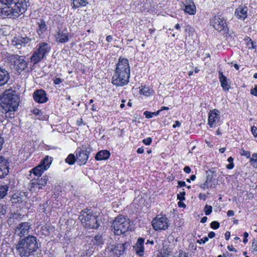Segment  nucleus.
Segmentation results:
<instances>
[{"mask_svg":"<svg viewBox=\"0 0 257 257\" xmlns=\"http://www.w3.org/2000/svg\"><path fill=\"white\" fill-rule=\"evenodd\" d=\"M31 226L29 222H22L15 229V234L21 237L16 246L17 252L21 256H29L40 247L39 240L34 235H29L22 238L28 234Z\"/></svg>","mask_w":257,"mask_h":257,"instance_id":"f257e3e1","label":"nucleus"},{"mask_svg":"<svg viewBox=\"0 0 257 257\" xmlns=\"http://www.w3.org/2000/svg\"><path fill=\"white\" fill-rule=\"evenodd\" d=\"M29 0H0V18H16L27 9Z\"/></svg>","mask_w":257,"mask_h":257,"instance_id":"f03ea898","label":"nucleus"},{"mask_svg":"<svg viewBox=\"0 0 257 257\" xmlns=\"http://www.w3.org/2000/svg\"><path fill=\"white\" fill-rule=\"evenodd\" d=\"M19 103L20 98L15 91L7 89L5 91L1 97L0 103L3 109L5 111L6 117H14L15 112L18 109Z\"/></svg>","mask_w":257,"mask_h":257,"instance_id":"7ed1b4c3","label":"nucleus"},{"mask_svg":"<svg viewBox=\"0 0 257 257\" xmlns=\"http://www.w3.org/2000/svg\"><path fill=\"white\" fill-rule=\"evenodd\" d=\"M130 77V67L128 60L120 57L112 78V83L116 86H124L128 83Z\"/></svg>","mask_w":257,"mask_h":257,"instance_id":"20e7f679","label":"nucleus"},{"mask_svg":"<svg viewBox=\"0 0 257 257\" xmlns=\"http://www.w3.org/2000/svg\"><path fill=\"white\" fill-rule=\"evenodd\" d=\"M51 50L50 45L47 43L41 42L34 49L33 54L30 57L31 61L34 64L40 62L50 53Z\"/></svg>","mask_w":257,"mask_h":257,"instance_id":"39448f33","label":"nucleus"},{"mask_svg":"<svg viewBox=\"0 0 257 257\" xmlns=\"http://www.w3.org/2000/svg\"><path fill=\"white\" fill-rule=\"evenodd\" d=\"M79 219L86 228L97 229L100 225L97 216L87 209L81 211Z\"/></svg>","mask_w":257,"mask_h":257,"instance_id":"423d86ee","label":"nucleus"},{"mask_svg":"<svg viewBox=\"0 0 257 257\" xmlns=\"http://www.w3.org/2000/svg\"><path fill=\"white\" fill-rule=\"evenodd\" d=\"M129 245L127 242L110 244L105 250L106 257H122Z\"/></svg>","mask_w":257,"mask_h":257,"instance_id":"0eeeda50","label":"nucleus"},{"mask_svg":"<svg viewBox=\"0 0 257 257\" xmlns=\"http://www.w3.org/2000/svg\"><path fill=\"white\" fill-rule=\"evenodd\" d=\"M6 59L10 67L13 66L18 71L22 72L28 67V62L23 56L8 54Z\"/></svg>","mask_w":257,"mask_h":257,"instance_id":"6e6552de","label":"nucleus"},{"mask_svg":"<svg viewBox=\"0 0 257 257\" xmlns=\"http://www.w3.org/2000/svg\"><path fill=\"white\" fill-rule=\"evenodd\" d=\"M111 227L114 234L120 235L127 231L130 227V222L122 215H119L113 221Z\"/></svg>","mask_w":257,"mask_h":257,"instance_id":"1a4fd4ad","label":"nucleus"},{"mask_svg":"<svg viewBox=\"0 0 257 257\" xmlns=\"http://www.w3.org/2000/svg\"><path fill=\"white\" fill-rule=\"evenodd\" d=\"M92 151V149L88 144H83L78 148L75 152L78 165L81 166L85 164Z\"/></svg>","mask_w":257,"mask_h":257,"instance_id":"9d476101","label":"nucleus"},{"mask_svg":"<svg viewBox=\"0 0 257 257\" xmlns=\"http://www.w3.org/2000/svg\"><path fill=\"white\" fill-rule=\"evenodd\" d=\"M49 181L47 175H43L42 177H34L31 179L29 183L30 190L31 192H37L42 189L46 186Z\"/></svg>","mask_w":257,"mask_h":257,"instance_id":"9b49d317","label":"nucleus"},{"mask_svg":"<svg viewBox=\"0 0 257 257\" xmlns=\"http://www.w3.org/2000/svg\"><path fill=\"white\" fill-rule=\"evenodd\" d=\"M152 225L155 230H166L169 227V220L165 215L159 214L153 218Z\"/></svg>","mask_w":257,"mask_h":257,"instance_id":"f8f14e48","label":"nucleus"},{"mask_svg":"<svg viewBox=\"0 0 257 257\" xmlns=\"http://www.w3.org/2000/svg\"><path fill=\"white\" fill-rule=\"evenodd\" d=\"M210 25L215 29L219 31H225L227 30V26L226 20L221 16H215L210 21Z\"/></svg>","mask_w":257,"mask_h":257,"instance_id":"ddd939ff","label":"nucleus"},{"mask_svg":"<svg viewBox=\"0 0 257 257\" xmlns=\"http://www.w3.org/2000/svg\"><path fill=\"white\" fill-rule=\"evenodd\" d=\"M32 39L28 37L17 36L12 39V45L16 48L20 49L23 47H25L27 44L30 43Z\"/></svg>","mask_w":257,"mask_h":257,"instance_id":"4468645a","label":"nucleus"},{"mask_svg":"<svg viewBox=\"0 0 257 257\" xmlns=\"http://www.w3.org/2000/svg\"><path fill=\"white\" fill-rule=\"evenodd\" d=\"M220 111L217 109L209 111L208 113V124L210 127H214L219 123Z\"/></svg>","mask_w":257,"mask_h":257,"instance_id":"2eb2a0df","label":"nucleus"},{"mask_svg":"<svg viewBox=\"0 0 257 257\" xmlns=\"http://www.w3.org/2000/svg\"><path fill=\"white\" fill-rule=\"evenodd\" d=\"M34 100L38 103H43L48 100L46 91L43 89L35 91L33 94Z\"/></svg>","mask_w":257,"mask_h":257,"instance_id":"dca6fc26","label":"nucleus"},{"mask_svg":"<svg viewBox=\"0 0 257 257\" xmlns=\"http://www.w3.org/2000/svg\"><path fill=\"white\" fill-rule=\"evenodd\" d=\"M70 37L69 33L67 29L59 30L55 35V38L57 42L60 43H65L69 41Z\"/></svg>","mask_w":257,"mask_h":257,"instance_id":"f3484780","label":"nucleus"},{"mask_svg":"<svg viewBox=\"0 0 257 257\" xmlns=\"http://www.w3.org/2000/svg\"><path fill=\"white\" fill-rule=\"evenodd\" d=\"M9 173L8 161L3 157H0V178L4 177Z\"/></svg>","mask_w":257,"mask_h":257,"instance_id":"a211bd4d","label":"nucleus"},{"mask_svg":"<svg viewBox=\"0 0 257 257\" xmlns=\"http://www.w3.org/2000/svg\"><path fill=\"white\" fill-rule=\"evenodd\" d=\"M145 239L143 238H139L136 244L134 246V248L136 254L140 256H143L144 254V247L143 246Z\"/></svg>","mask_w":257,"mask_h":257,"instance_id":"6ab92c4d","label":"nucleus"},{"mask_svg":"<svg viewBox=\"0 0 257 257\" xmlns=\"http://www.w3.org/2000/svg\"><path fill=\"white\" fill-rule=\"evenodd\" d=\"M173 247L172 245L168 247L164 246L163 248L159 251L156 255H154L153 257H169L173 255Z\"/></svg>","mask_w":257,"mask_h":257,"instance_id":"aec40b11","label":"nucleus"},{"mask_svg":"<svg viewBox=\"0 0 257 257\" xmlns=\"http://www.w3.org/2000/svg\"><path fill=\"white\" fill-rule=\"evenodd\" d=\"M248 8L245 6H239L235 11L234 15L237 18L244 20L247 17Z\"/></svg>","mask_w":257,"mask_h":257,"instance_id":"412c9836","label":"nucleus"},{"mask_svg":"<svg viewBox=\"0 0 257 257\" xmlns=\"http://www.w3.org/2000/svg\"><path fill=\"white\" fill-rule=\"evenodd\" d=\"M10 79L9 72L6 69L0 67V86L6 84Z\"/></svg>","mask_w":257,"mask_h":257,"instance_id":"4be33fe9","label":"nucleus"},{"mask_svg":"<svg viewBox=\"0 0 257 257\" xmlns=\"http://www.w3.org/2000/svg\"><path fill=\"white\" fill-rule=\"evenodd\" d=\"M218 76L219 81L220 82L221 86L223 88V90L224 91H228L230 88V84L228 83L226 77L223 75L222 72L221 71H219Z\"/></svg>","mask_w":257,"mask_h":257,"instance_id":"5701e85b","label":"nucleus"},{"mask_svg":"<svg viewBox=\"0 0 257 257\" xmlns=\"http://www.w3.org/2000/svg\"><path fill=\"white\" fill-rule=\"evenodd\" d=\"M185 12L189 15H194L196 13V6L191 0H187L185 2Z\"/></svg>","mask_w":257,"mask_h":257,"instance_id":"b1692460","label":"nucleus"},{"mask_svg":"<svg viewBox=\"0 0 257 257\" xmlns=\"http://www.w3.org/2000/svg\"><path fill=\"white\" fill-rule=\"evenodd\" d=\"M110 154L107 150H101L97 153L95 156V159L97 161L107 160L110 157Z\"/></svg>","mask_w":257,"mask_h":257,"instance_id":"393cba45","label":"nucleus"},{"mask_svg":"<svg viewBox=\"0 0 257 257\" xmlns=\"http://www.w3.org/2000/svg\"><path fill=\"white\" fill-rule=\"evenodd\" d=\"M38 29L37 33L39 36H42L44 33L47 30V26L43 19H40L37 22Z\"/></svg>","mask_w":257,"mask_h":257,"instance_id":"a878e982","label":"nucleus"},{"mask_svg":"<svg viewBox=\"0 0 257 257\" xmlns=\"http://www.w3.org/2000/svg\"><path fill=\"white\" fill-rule=\"evenodd\" d=\"M213 181V176L212 174H208L206 177V180L203 184L200 185V187L203 190H205L209 188L213 187L212 184Z\"/></svg>","mask_w":257,"mask_h":257,"instance_id":"bb28decb","label":"nucleus"},{"mask_svg":"<svg viewBox=\"0 0 257 257\" xmlns=\"http://www.w3.org/2000/svg\"><path fill=\"white\" fill-rule=\"evenodd\" d=\"M94 249L95 248L92 246H91V244L85 245L82 250L83 255H85L87 257L90 256L94 252Z\"/></svg>","mask_w":257,"mask_h":257,"instance_id":"cd10ccee","label":"nucleus"},{"mask_svg":"<svg viewBox=\"0 0 257 257\" xmlns=\"http://www.w3.org/2000/svg\"><path fill=\"white\" fill-rule=\"evenodd\" d=\"M46 171L43 167L39 165L31 170V173H33L35 175V177H42V174Z\"/></svg>","mask_w":257,"mask_h":257,"instance_id":"c85d7f7f","label":"nucleus"},{"mask_svg":"<svg viewBox=\"0 0 257 257\" xmlns=\"http://www.w3.org/2000/svg\"><path fill=\"white\" fill-rule=\"evenodd\" d=\"M52 162V158L49 156H46L43 160L41 161L39 165H41V166L43 167V168L45 170H46L50 167Z\"/></svg>","mask_w":257,"mask_h":257,"instance_id":"c756f323","label":"nucleus"},{"mask_svg":"<svg viewBox=\"0 0 257 257\" xmlns=\"http://www.w3.org/2000/svg\"><path fill=\"white\" fill-rule=\"evenodd\" d=\"M91 242L93 245H99L100 244H103L104 240L102 235L100 234H97L95 235L91 239Z\"/></svg>","mask_w":257,"mask_h":257,"instance_id":"7c9ffc66","label":"nucleus"},{"mask_svg":"<svg viewBox=\"0 0 257 257\" xmlns=\"http://www.w3.org/2000/svg\"><path fill=\"white\" fill-rule=\"evenodd\" d=\"M73 8L77 9L81 7L85 6L87 4V0H72Z\"/></svg>","mask_w":257,"mask_h":257,"instance_id":"2f4dec72","label":"nucleus"},{"mask_svg":"<svg viewBox=\"0 0 257 257\" xmlns=\"http://www.w3.org/2000/svg\"><path fill=\"white\" fill-rule=\"evenodd\" d=\"M140 88V92L143 95L148 96L152 93L153 91L148 86H141Z\"/></svg>","mask_w":257,"mask_h":257,"instance_id":"473e14b6","label":"nucleus"},{"mask_svg":"<svg viewBox=\"0 0 257 257\" xmlns=\"http://www.w3.org/2000/svg\"><path fill=\"white\" fill-rule=\"evenodd\" d=\"M9 186L7 184H0V199L3 198L8 193Z\"/></svg>","mask_w":257,"mask_h":257,"instance_id":"72a5a7b5","label":"nucleus"},{"mask_svg":"<svg viewBox=\"0 0 257 257\" xmlns=\"http://www.w3.org/2000/svg\"><path fill=\"white\" fill-rule=\"evenodd\" d=\"M76 161V157L74 154H69L65 159V162L69 165H73Z\"/></svg>","mask_w":257,"mask_h":257,"instance_id":"f704fd0d","label":"nucleus"},{"mask_svg":"<svg viewBox=\"0 0 257 257\" xmlns=\"http://www.w3.org/2000/svg\"><path fill=\"white\" fill-rule=\"evenodd\" d=\"M160 113V111H157L155 112H150L149 111H146L144 112V114L145 117L147 118H150L154 116H157Z\"/></svg>","mask_w":257,"mask_h":257,"instance_id":"c9c22d12","label":"nucleus"},{"mask_svg":"<svg viewBox=\"0 0 257 257\" xmlns=\"http://www.w3.org/2000/svg\"><path fill=\"white\" fill-rule=\"evenodd\" d=\"M246 45L248 48V49H256V43L251 41V39H249L246 43Z\"/></svg>","mask_w":257,"mask_h":257,"instance_id":"e433bc0d","label":"nucleus"},{"mask_svg":"<svg viewBox=\"0 0 257 257\" xmlns=\"http://www.w3.org/2000/svg\"><path fill=\"white\" fill-rule=\"evenodd\" d=\"M212 211V207L210 205H206L204 208V211L206 215H210Z\"/></svg>","mask_w":257,"mask_h":257,"instance_id":"4c0bfd02","label":"nucleus"},{"mask_svg":"<svg viewBox=\"0 0 257 257\" xmlns=\"http://www.w3.org/2000/svg\"><path fill=\"white\" fill-rule=\"evenodd\" d=\"M185 192L183 190L182 192H180V193L178 194L177 195V199L180 201H183L185 199Z\"/></svg>","mask_w":257,"mask_h":257,"instance_id":"58836bf2","label":"nucleus"},{"mask_svg":"<svg viewBox=\"0 0 257 257\" xmlns=\"http://www.w3.org/2000/svg\"><path fill=\"white\" fill-rule=\"evenodd\" d=\"M220 224L217 221H213L210 223V227L213 229H218L219 227Z\"/></svg>","mask_w":257,"mask_h":257,"instance_id":"ea45409f","label":"nucleus"},{"mask_svg":"<svg viewBox=\"0 0 257 257\" xmlns=\"http://www.w3.org/2000/svg\"><path fill=\"white\" fill-rule=\"evenodd\" d=\"M142 142L146 145H150L152 142V139L151 137H148L144 139Z\"/></svg>","mask_w":257,"mask_h":257,"instance_id":"a19ab883","label":"nucleus"},{"mask_svg":"<svg viewBox=\"0 0 257 257\" xmlns=\"http://www.w3.org/2000/svg\"><path fill=\"white\" fill-rule=\"evenodd\" d=\"M251 248L253 251H257V240L254 239L252 241Z\"/></svg>","mask_w":257,"mask_h":257,"instance_id":"79ce46f5","label":"nucleus"},{"mask_svg":"<svg viewBox=\"0 0 257 257\" xmlns=\"http://www.w3.org/2000/svg\"><path fill=\"white\" fill-rule=\"evenodd\" d=\"M208 241V237L205 236V237H204L203 238L199 239V240H197V242L201 244V243H206V242H207Z\"/></svg>","mask_w":257,"mask_h":257,"instance_id":"37998d69","label":"nucleus"},{"mask_svg":"<svg viewBox=\"0 0 257 257\" xmlns=\"http://www.w3.org/2000/svg\"><path fill=\"white\" fill-rule=\"evenodd\" d=\"M31 112L36 114V115H41L42 114V111L41 110H39V109H37V108H35V109H33V110H31Z\"/></svg>","mask_w":257,"mask_h":257,"instance_id":"c03bdc74","label":"nucleus"},{"mask_svg":"<svg viewBox=\"0 0 257 257\" xmlns=\"http://www.w3.org/2000/svg\"><path fill=\"white\" fill-rule=\"evenodd\" d=\"M63 81H64L63 79H62L60 78H55L54 79L53 82L55 85H58V84H60L61 83H62Z\"/></svg>","mask_w":257,"mask_h":257,"instance_id":"a18cd8bd","label":"nucleus"},{"mask_svg":"<svg viewBox=\"0 0 257 257\" xmlns=\"http://www.w3.org/2000/svg\"><path fill=\"white\" fill-rule=\"evenodd\" d=\"M249 162L251 165L255 168H257V161L252 159V158H250Z\"/></svg>","mask_w":257,"mask_h":257,"instance_id":"49530a36","label":"nucleus"},{"mask_svg":"<svg viewBox=\"0 0 257 257\" xmlns=\"http://www.w3.org/2000/svg\"><path fill=\"white\" fill-rule=\"evenodd\" d=\"M250 93L255 96H257V85H255L254 88L250 90Z\"/></svg>","mask_w":257,"mask_h":257,"instance_id":"de8ad7c7","label":"nucleus"},{"mask_svg":"<svg viewBox=\"0 0 257 257\" xmlns=\"http://www.w3.org/2000/svg\"><path fill=\"white\" fill-rule=\"evenodd\" d=\"M251 132L254 137L257 136V127L255 126L251 127Z\"/></svg>","mask_w":257,"mask_h":257,"instance_id":"09e8293b","label":"nucleus"},{"mask_svg":"<svg viewBox=\"0 0 257 257\" xmlns=\"http://www.w3.org/2000/svg\"><path fill=\"white\" fill-rule=\"evenodd\" d=\"M227 249L230 251L237 252V249L233 247V245H228Z\"/></svg>","mask_w":257,"mask_h":257,"instance_id":"8fccbe9b","label":"nucleus"},{"mask_svg":"<svg viewBox=\"0 0 257 257\" xmlns=\"http://www.w3.org/2000/svg\"><path fill=\"white\" fill-rule=\"evenodd\" d=\"M183 170L187 174H189L191 172V168L189 166H185Z\"/></svg>","mask_w":257,"mask_h":257,"instance_id":"3c124183","label":"nucleus"},{"mask_svg":"<svg viewBox=\"0 0 257 257\" xmlns=\"http://www.w3.org/2000/svg\"><path fill=\"white\" fill-rule=\"evenodd\" d=\"M242 155L245 156L247 158H249L250 156V153L249 151H243Z\"/></svg>","mask_w":257,"mask_h":257,"instance_id":"603ef678","label":"nucleus"},{"mask_svg":"<svg viewBox=\"0 0 257 257\" xmlns=\"http://www.w3.org/2000/svg\"><path fill=\"white\" fill-rule=\"evenodd\" d=\"M4 143V139L2 137V135L0 134V151L2 149V147H3V145Z\"/></svg>","mask_w":257,"mask_h":257,"instance_id":"864d4df0","label":"nucleus"},{"mask_svg":"<svg viewBox=\"0 0 257 257\" xmlns=\"http://www.w3.org/2000/svg\"><path fill=\"white\" fill-rule=\"evenodd\" d=\"M215 235V233L213 231H210L208 234V237H209L210 238H213Z\"/></svg>","mask_w":257,"mask_h":257,"instance_id":"5fc2aeb1","label":"nucleus"},{"mask_svg":"<svg viewBox=\"0 0 257 257\" xmlns=\"http://www.w3.org/2000/svg\"><path fill=\"white\" fill-rule=\"evenodd\" d=\"M234 167V163H229V164H228L227 166H226V168L229 169V170H231Z\"/></svg>","mask_w":257,"mask_h":257,"instance_id":"6e6d98bb","label":"nucleus"},{"mask_svg":"<svg viewBox=\"0 0 257 257\" xmlns=\"http://www.w3.org/2000/svg\"><path fill=\"white\" fill-rule=\"evenodd\" d=\"M230 235V233L229 231H226L225 233L224 236H225V239L226 240H228L229 239Z\"/></svg>","mask_w":257,"mask_h":257,"instance_id":"4d7b16f0","label":"nucleus"},{"mask_svg":"<svg viewBox=\"0 0 257 257\" xmlns=\"http://www.w3.org/2000/svg\"><path fill=\"white\" fill-rule=\"evenodd\" d=\"M178 184L179 187H183L186 186V183L184 181H179L178 182Z\"/></svg>","mask_w":257,"mask_h":257,"instance_id":"13d9d810","label":"nucleus"},{"mask_svg":"<svg viewBox=\"0 0 257 257\" xmlns=\"http://www.w3.org/2000/svg\"><path fill=\"white\" fill-rule=\"evenodd\" d=\"M234 214V211L231 210H228L227 212V216H229V217L233 216Z\"/></svg>","mask_w":257,"mask_h":257,"instance_id":"bf43d9fd","label":"nucleus"},{"mask_svg":"<svg viewBox=\"0 0 257 257\" xmlns=\"http://www.w3.org/2000/svg\"><path fill=\"white\" fill-rule=\"evenodd\" d=\"M181 125V123L179 121L177 120L175 121V124L173 125V127L175 128L176 127H179Z\"/></svg>","mask_w":257,"mask_h":257,"instance_id":"052dcab7","label":"nucleus"},{"mask_svg":"<svg viewBox=\"0 0 257 257\" xmlns=\"http://www.w3.org/2000/svg\"><path fill=\"white\" fill-rule=\"evenodd\" d=\"M83 119L82 118H79L76 121V124L78 126L81 125L83 123Z\"/></svg>","mask_w":257,"mask_h":257,"instance_id":"680f3d73","label":"nucleus"},{"mask_svg":"<svg viewBox=\"0 0 257 257\" xmlns=\"http://www.w3.org/2000/svg\"><path fill=\"white\" fill-rule=\"evenodd\" d=\"M137 153L138 154H143L144 152V150L143 149V147L139 148L137 149Z\"/></svg>","mask_w":257,"mask_h":257,"instance_id":"e2e57ef3","label":"nucleus"},{"mask_svg":"<svg viewBox=\"0 0 257 257\" xmlns=\"http://www.w3.org/2000/svg\"><path fill=\"white\" fill-rule=\"evenodd\" d=\"M113 38H112V36L111 35H108L106 37V40L107 42H110L112 41Z\"/></svg>","mask_w":257,"mask_h":257,"instance_id":"0e129e2a","label":"nucleus"},{"mask_svg":"<svg viewBox=\"0 0 257 257\" xmlns=\"http://www.w3.org/2000/svg\"><path fill=\"white\" fill-rule=\"evenodd\" d=\"M178 205L180 207H185L186 206V205L184 204V203L181 202V201L178 202Z\"/></svg>","mask_w":257,"mask_h":257,"instance_id":"69168bd1","label":"nucleus"},{"mask_svg":"<svg viewBox=\"0 0 257 257\" xmlns=\"http://www.w3.org/2000/svg\"><path fill=\"white\" fill-rule=\"evenodd\" d=\"M207 220V217L206 216H204L201 218L200 222L201 223H205L206 222Z\"/></svg>","mask_w":257,"mask_h":257,"instance_id":"338daca9","label":"nucleus"},{"mask_svg":"<svg viewBox=\"0 0 257 257\" xmlns=\"http://www.w3.org/2000/svg\"><path fill=\"white\" fill-rule=\"evenodd\" d=\"M252 159L257 161V153H253L252 155Z\"/></svg>","mask_w":257,"mask_h":257,"instance_id":"774afa93","label":"nucleus"}]
</instances>
